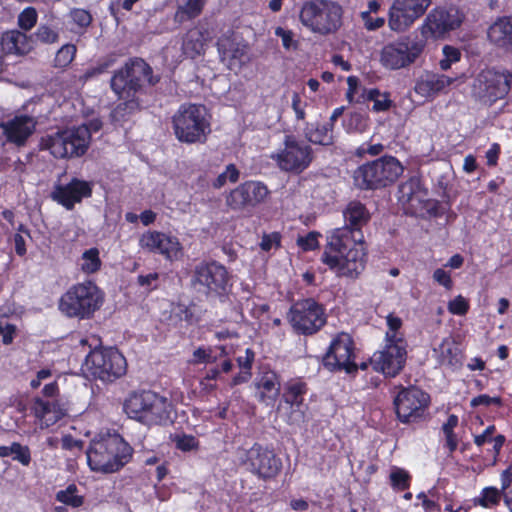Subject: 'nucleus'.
<instances>
[{
  "label": "nucleus",
  "mask_w": 512,
  "mask_h": 512,
  "mask_svg": "<svg viewBox=\"0 0 512 512\" xmlns=\"http://www.w3.org/2000/svg\"><path fill=\"white\" fill-rule=\"evenodd\" d=\"M345 225L330 236L322 261L339 276L356 278L365 267L364 236L361 231L370 219L366 207L351 201L343 211Z\"/></svg>",
  "instance_id": "1"
},
{
  "label": "nucleus",
  "mask_w": 512,
  "mask_h": 512,
  "mask_svg": "<svg viewBox=\"0 0 512 512\" xmlns=\"http://www.w3.org/2000/svg\"><path fill=\"white\" fill-rule=\"evenodd\" d=\"M86 455L91 470L113 473L128 463L132 448L117 433H100L91 440Z\"/></svg>",
  "instance_id": "2"
},
{
  "label": "nucleus",
  "mask_w": 512,
  "mask_h": 512,
  "mask_svg": "<svg viewBox=\"0 0 512 512\" xmlns=\"http://www.w3.org/2000/svg\"><path fill=\"white\" fill-rule=\"evenodd\" d=\"M102 122L92 119L73 129L57 131L41 139V148L49 150L56 158H73L85 154L92 133L100 131Z\"/></svg>",
  "instance_id": "3"
},
{
  "label": "nucleus",
  "mask_w": 512,
  "mask_h": 512,
  "mask_svg": "<svg viewBox=\"0 0 512 512\" xmlns=\"http://www.w3.org/2000/svg\"><path fill=\"white\" fill-rule=\"evenodd\" d=\"M173 128L180 142H205L211 131L206 108L203 105L182 104L173 116Z\"/></svg>",
  "instance_id": "4"
},
{
  "label": "nucleus",
  "mask_w": 512,
  "mask_h": 512,
  "mask_svg": "<svg viewBox=\"0 0 512 512\" xmlns=\"http://www.w3.org/2000/svg\"><path fill=\"white\" fill-rule=\"evenodd\" d=\"M342 7L329 0H314L303 5L301 23L320 35L335 33L342 25Z\"/></svg>",
  "instance_id": "5"
},
{
  "label": "nucleus",
  "mask_w": 512,
  "mask_h": 512,
  "mask_svg": "<svg viewBox=\"0 0 512 512\" xmlns=\"http://www.w3.org/2000/svg\"><path fill=\"white\" fill-rule=\"evenodd\" d=\"M403 171L404 167L398 159L383 156L359 167L354 172V179L361 189H377L394 183Z\"/></svg>",
  "instance_id": "6"
},
{
  "label": "nucleus",
  "mask_w": 512,
  "mask_h": 512,
  "mask_svg": "<svg viewBox=\"0 0 512 512\" xmlns=\"http://www.w3.org/2000/svg\"><path fill=\"white\" fill-rule=\"evenodd\" d=\"M99 288L91 281L71 287L60 299L59 309L69 317L89 318L102 304Z\"/></svg>",
  "instance_id": "7"
},
{
  "label": "nucleus",
  "mask_w": 512,
  "mask_h": 512,
  "mask_svg": "<svg viewBox=\"0 0 512 512\" xmlns=\"http://www.w3.org/2000/svg\"><path fill=\"white\" fill-rule=\"evenodd\" d=\"M158 77L152 75L151 67L141 58L128 61L111 79V88L120 98H129L148 83L155 85Z\"/></svg>",
  "instance_id": "8"
},
{
  "label": "nucleus",
  "mask_w": 512,
  "mask_h": 512,
  "mask_svg": "<svg viewBox=\"0 0 512 512\" xmlns=\"http://www.w3.org/2000/svg\"><path fill=\"white\" fill-rule=\"evenodd\" d=\"M84 371L102 381H113L126 372L125 357L115 348L92 350L83 364Z\"/></svg>",
  "instance_id": "9"
},
{
  "label": "nucleus",
  "mask_w": 512,
  "mask_h": 512,
  "mask_svg": "<svg viewBox=\"0 0 512 512\" xmlns=\"http://www.w3.org/2000/svg\"><path fill=\"white\" fill-rule=\"evenodd\" d=\"M191 286L206 296H221L230 286V275L226 267L216 261H201L192 271Z\"/></svg>",
  "instance_id": "10"
},
{
  "label": "nucleus",
  "mask_w": 512,
  "mask_h": 512,
  "mask_svg": "<svg viewBox=\"0 0 512 512\" xmlns=\"http://www.w3.org/2000/svg\"><path fill=\"white\" fill-rule=\"evenodd\" d=\"M289 321L296 332L311 335L324 326L326 316L322 305L312 298H307L291 306Z\"/></svg>",
  "instance_id": "11"
},
{
  "label": "nucleus",
  "mask_w": 512,
  "mask_h": 512,
  "mask_svg": "<svg viewBox=\"0 0 512 512\" xmlns=\"http://www.w3.org/2000/svg\"><path fill=\"white\" fill-rule=\"evenodd\" d=\"M386 346L382 351L375 352L370 359L374 370L380 371L386 376H396L404 367L406 350L404 342L395 335L386 333Z\"/></svg>",
  "instance_id": "12"
},
{
  "label": "nucleus",
  "mask_w": 512,
  "mask_h": 512,
  "mask_svg": "<svg viewBox=\"0 0 512 512\" xmlns=\"http://www.w3.org/2000/svg\"><path fill=\"white\" fill-rule=\"evenodd\" d=\"M241 460L251 473L264 480L275 477L282 467L280 458L272 450L257 443L243 452Z\"/></svg>",
  "instance_id": "13"
},
{
  "label": "nucleus",
  "mask_w": 512,
  "mask_h": 512,
  "mask_svg": "<svg viewBox=\"0 0 512 512\" xmlns=\"http://www.w3.org/2000/svg\"><path fill=\"white\" fill-rule=\"evenodd\" d=\"M421 40L406 38L386 45L381 52V62L389 69H400L412 64L422 53Z\"/></svg>",
  "instance_id": "14"
},
{
  "label": "nucleus",
  "mask_w": 512,
  "mask_h": 512,
  "mask_svg": "<svg viewBox=\"0 0 512 512\" xmlns=\"http://www.w3.org/2000/svg\"><path fill=\"white\" fill-rule=\"evenodd\" d=\"M511 83L510 73L487 69L477 75L472 90L478 98L494 102L508 93Z\"/></svg>",
  "instance_id": "15"
},
{
  "label": "nucleus",
  "mask_w": 512,
  "mask_h": 512,
  "mask_svg": "<svg viewBox=\"0 0 512 512\" xmlns=\"http://www.w3.org/2000/svg\"><path fill=\"white\" fill-rule=\"evenodd\" d=\"M284 149L272 158L282 170L294 173L304 171L312 161V149L309 145L297 141L292 136H286Z\"/></svg>",
  "instance_id": "16"
},
{
  "label": "nucleus",
  "mask_w": 512,
  "mask_h": 512,
  "mask_svg": "<svg viewBox=\"0 0 512 512\" xmlns=\"http://www.w3.org/2000/svg\"><path fill=\"white\" fill-rule=\"evenodd\" d=\"M429 400V395L419 388H403L394 400L398 418L404 423L415 422L424 415Z\"/></svg>",
  "instance_id": "17"
},
{
  "label": "nucleus",
  "mask_w": 512,
  "mask_h": 512,
  "mask_svg": "<svg viewBox=\"0 0 512 512\" xmlns=\"http://www.w3.org/2000/svg\"><path fill=\"white\" fill-rule=\"evenodd\" d=\"M268 193L269 191L263 183L246 181L229 192L225 203L233 211H249L262 203Z\"/></svg>",
  "instance_id": "18"
},
{
  "label": "nucleus",
  "mask_w": 512,
  "mask_h": 512,
  "mask_svg": "<svg viewBox=\"0 0 512 512\" xmlns=\"http://www.w3.org/2000/svg\"><path fill=\"white\" fill-rule=\"evenodd\" d=\"M353 341L349 334L340 333L332 341L329 350L323 358V365L330 371L344 370L353 373L357 365L352 360Z\"/></svg>",
  "instance_id": "19"
},
{
  "label": "nucleus",
  "mask_w": 512,
  "mask_h": 512,
  "mask_svg": "<svg viewBox=\"0 0 512 512\" xmlns=\"http://www.w3.org/2000/svg\"><path fill=\"white\" fill-rule=\"evenodd\" d=\"M432 0H394L389 10V26L393 31H404L425 14Z\"/></svg>",
  "instance_id": "20"
},
{
  "label": "nucleus",
  "mask_w": 512,
  "mask_h": 512,
  "mask_svg": "<svg viewBox=\"0 0 512 512\" xmlns=\"http://www.w3.org/2000/svg\"><path fill=\"white\" fill-rule=\"evenodd\" d=\"M36 121L27 115L15 116L14 118L0 123V128L8 142L17 146L25 145L27 139L33 134Z\"/></svg>",
  "instance_id": "21"
},
{
  "label": "nucleus",
  "mask_w": 512,
  "mask_h": 512,
  "mask_svg": "<svg viewBox=\"0 0 512 512\" xmlns=\"http://www.w3.org/2000/svg\"><path fill=\"white\" fill-rule=\"evenodd\" d=\"M91 192L89 183L73 179L67 185L56 186L51 197L65 208L72 209L75 203L80 202L84 197H89Z\"/></svg>",
  "instance_id": "22"
},
{
  "label": "nucleus",
  "mask_w": 512,
  "mask_h": 512,
  "mask_svg": "<svg viewBox=\"0 0 512 512\" xmlns=\"http://www.w3.org/2000/svg\"><path fill=\"white\" fill-rule=\"evenodd\" d=\"M140 246L151 252H157L168 259L177 256L180 251V243L177 238L161 232H148L140 238Z\"/></svg>",
  "instance_id": "23"
},
{
  "label": "nucleus",
  "mask_w": 512,
  "mask_h": 512,
  "mask_svg": "<svg viewBox=\"0 0 512 512\" xmlns=\"http://www.w3.org/2000/svg\"><path fill=\"white\" fill-rule=\"evenodd\" d=\"M462 20L457 10H434L426 18L425 28L433 37H441L446 32L460 26Z\"/></svg>",
  "instance_id": "24"
},
{
  "label": "nucleus",
  "mask_w": 512,
  "mask_h": 512,
  "mask_svg": "<svg viewBox=\"0 0 512 512\" xmlns=\"http://www.w3.org/2000/svg\"><path fill=\"white\" fill-rule=\"evenodd\" d=\"M454 81V78L443 74L426 72L417 79L414 91L422 98L433 99Z\"/></svg>",
  "instance_id": "25"
},
{
  "label": "nucleus",
  "mask_w": 512,
  "mask_h": 512,
  "mask_svg": "<svg viewBox=\"0 0 512 512\" xmlns=\"http://www.w3.org/2000/svg\"><path fill=\"white\" fill-rule=\"evenodd\" d=\"M488 38L498 47L512 52V16L495 21L488 29Z\"/></svg>",
  "instance_id": "26"
},
{
  "label": "nucleus",
  "mask_w": 512,
  "mask_h": 512,
  "mask_svg": "<svg viewBox=\"0 0 512 512\" xmlns=\"http://www.w3.org/2000/svg\"><path fill=\"white\" fill-rule=\"evenodd\" d=\"M170 421V404L166 398L155 393L148 411L142 417V423L153 426L164 425Z\"/></svg>",
  "instance_id": "27"
},
{
  "label": "nucleus",
  "mask_w": 512,
  "mask_h": 512,
  "mask_svg": "<svg viewBox=\"0 0 512 512\" xmlns=\"http://www.w3.org/2000/svg\"><path fill=\"white\" fill-rule=\"evenodd\" d=\"M1 45L5 52L19 55L27 54L33 48L32 40L25 33L18 30L4 33Z\"/></svg>",
  "instance_id": "28"
},
{
  "label": "nucleus",
  "mask_w": 512,
  "mask_h": 512,
  "mask_svg": "<svg viewBox=\"0 0 512 512\" xmlns=\"http://www.w3.org/2000/svg\"><path fill=\"white\" fill-rule=\"evenodd\" d=\"M426 193L420 186V180L411 177L402 183L398 189V200L403 205H409L411 209H416L423 201Z\"/></svg>",
  "instance_id": "29"
},
{
  "label": "nucleus",
  "mask_w": 512,
  "mask_h": 512,
  "mask_svg": "<svg viewBox=\"0 0 512 512\" xmlns=\"http://www.w3.org/2000/svg\"><path fill=\"white\" fill-rule=\"evenodd\" d=\"M154 395L152 391L131 394L124 403L125 412L130 418L142 422V417L148 411Z\"/></svg>",
  "instance_id": "30"
},
{
  "label": "nucleus",
  "mask_w": 512,
  "mask_h": 512,
  "mask_svg": "<svg viewBox=\"0 0 512 512\" xmlns=\"http://www.w3.org/2000/svg\"><path fill=\"white\" fill-rule=\"evenodd\" d=\"M33 412L36 418L40 420L41 428H47L55 424L64 415L55 403L44 401L40 398L34 400Z\"/></svg>",
  "instance_id": "31"
},
{
  "label": "nucleus",
  "mask_w": 512,
  "mask_h": 512,
  "mask_svg": "<svg viewBox=\"0 0 512 512\" xmlns=\"http://www.w3.org/2000/svg\"><path fill=\"white\" fill-rule=\"evenodd\" d=\"M204 45L205 38L203 33L198 29H191L183 39V53L190 58H195L204 51Z\"/></svg>",
  "instance_id": "32"
},
{
  "label": "nucleus",
  "mask_w": 512,
  "mask_h": 512,
  "mask_svg": "<svg viewBox=\"0 0 512 512\" xmlns=\"http://www.w3.org/2000/svg\"><path fill=\"white\" fill-rule=\"evenodd\" d=\"M11 456L13 460L28 466L31 462V454L28 446H23L18 442H13L9 446H0V457Z\"/></svg>",
  "instance_id": "33"
},
{
  "label": "nucleus",
  "mask_w": 512,
  "mask_h": 512,
  "mask_svg": "<svg viewBox=\"0 0 512 512\" xmlns=\"http://www.w3.org/2000/svg\"><path fill=\"white\" fill-rule=\"evenodd\" d=\"M258 389L261 390V397L267 395L270 399H275L281 389L279 378L274 372L264 373L257 383Z\"/></svg>",
  "instance_id": "34"
},
{
  "label": "nucleus",
  "mask_w": 512,
  "mask_h": 512,
  "mask_svg": "<svg viewBox=\"0 0 512 512\" xmlns=\"http://www.w3.org/2000/svg\"><path fill=\"white\" fill-rule=\"evenodd\" d=\"M204 6V0H187L183 5L178 6L174 15V20L178 23H184L197 17Z\"/></svg>",
  "instance_id": "35"
},
{
  "label": "nucleus",
  "mask_w": 512,
  "mask_h": 512,
  "mask_svg": "<svg viewBox=\"0 0 512 512\" xmlns=\"http://www.w3.org/2000/svg\"><path fill=\"white\" fill-rule=\"evenodd\" d=\"M434 351L438 353L439 363L442 365L456 366L459 363L458 348L450 339H444Z\"/></svg>",
  "instance_id": "36"
},
{
  "label": "nucleus",
  "mask_w": 512,
  "mask_h": 512,
  "mask_svg": "<svg viewBox=\"0 0 512 512\" xmlns=\"http://www.w3.org/2000/svg\"><path fill=\"white\" fill-rule=\"evenodd\" d=\"M220 49L224 59H230L231 61H238L239 65H242L247 59V48L245 45L228 41L227 43L221 42Z\"/></svg>",
  "instance_id": "37"
},
{
  "label": "nucleus",
  "mask_w": 512,
  "mask_h": 512,
  "mask_svg": "<svg viewBox=\"0 0 512 512\" xmlns=\"http://www.w3.org/2000/svg\"><path fill=\"white\" fill-rule=\"evenodd\" d=\"M139 109V103L135 99L118 104L111 112V119L116 124L126 122L129 117Z\"/></svg>",
  "instance_id": "38"
},
{
  "label": "nucleus",
  "mask_w": 512,
  "mask_h": 512,
  "mask_svg": "<svg viewBox=\"0 0 512 512\" xmlns=\"http://www.w3.org/2000/svg\"><path fill=\"white\" fill-rule=\"evenodd\" d=\"M101 264L102 262L97 248H90L83 252L80 266L84 273L92 274L97 272L100 269Z\"/></svg>",
  "instance_id": "39"
},
{
  "label": "nucleus",
  "mask_w": 512,
  "mask_h": 512,
  "mask_svg": "<svg viewBox=\"0 0 512 512\" xmlns=\"http://www.w3.org/2000/svg\"><path fill=\"white\" fill-rule=\"evenodd\" d=\"M77 487L74 484H70L66 489L60 490L56 493V500L62 502L65 505H69L73 508L80 507L83 502V496L77 494Z\"/></svg>",
  "instance_id": "40"
},
{
  "label": "nucleus",
  "mask_w": 512,
  "mask_h": 512,
  "mask_svg": "<svg viewBox=\"0 0 512 512\" xmlns=\"http://www.w3.org/2000/svg\"><path fill=\"white\" fill-rule=\"evenodd\" d=\"M501 483L504 504L512 512V466L502 472Z\"/></svg>",
  "instance_id": "41"
},
{
  "label": "nucleus",
  "mask_w": 512,
  "mask_h": 512,
  "mask_svg": "<svg viewBox=\"0 0 512 512\" xmlns=\"http://www.w3.org/2000/svg\"><path fill=\"white\" fill-rule=\"evenodd\" d=\"M502 497L501 489L495 487H486L483 489L481 496L475 499V503L485 508L497 505Z\"/></svg>",
  "instance_id": "42"
},
{
  "label": "nucleus",
  "mask_w": 512,
  "mask_h": 512,
  "mask_svg": "<svg viewBox=\"0 0 512 512\" xmlns=\"http://www.w3.org/2000/svg\"><path fill=\"white\" fill-rule=\"evenodd\" d=\"M76 54V46L73 44L63 45L56 53L54 65L56 67H67L74 59Z\"/></svg>",
  "instance_id": "43"
},
{
  "label": "nucleus",
  "mask_w": 512,
  "mask_h": 512,
  "mask_svg": "<svg viewBox=\"0 0 512 512\" xmlns=\"http://www.w3.org/2000/svg\"><path fill=\"white\" fill-rule=\"evenodd\" d=\"M239 175L240 172L236 166L234 164H229L226 166L225 171L219 174L216 180L213 182V187L219 189L223 187L227 181L235 183L238 181Z\"/></svg>",
  "instance_id": "44"
},
{
  "label": "nucleus",
  "mask_w": 512,
  "mask_h": 512,
  "mask_svg": "<svg viewBox=\"0 0 512 512\" xmlns=\"http://www.w3.org/2000/svg\"><path fill=\"white\" fill-rule=\"evenodd\" d=\"M305 392V384L301 382H297L294 384H291L288 387V391L284 395L285 401L291 406H300L303 401L302 395Z\"/></svg>",
  "instance_id": "45"
},
{
  "label": "nucleus",
  "mask_w": 512,
  "mask_h": 512,
  "mask_svg": "<svg viewBox=\"0 0 512 512\" xmlns=\"http://www.w3.org/2000/svg\"><path fill=\"white\" fill-rule=\"evenodd\" d=\"M442 52L443 58L439 61V66L443 71L450 69L452 63L458 62L460 60L461 53L457 48L453 46H444Z\"/></svg>",
  "instance_id": "46"
},
{
  "label": "nucleus",
  "mask_w": 512,
  "mask_h": 512,
  "mask_svg": "<svg viewBox=\"0 0 512 512\" xmlns=\"http://www.w3.org/2000/svg\"><path fill=\"white\" fill-rule=\"evenodd\" d=\"M346 127L349 131L362 133L368 127V118L364 114L353 112L347 119Z\"/></svg>",
  "instance_id": "47"
},
{
  "label": "nucleus",
  "mask_w": 512,
  "mask_h": 512,
  "mask_svg": "<svg viewBox=\"0 0 512 512\" xmlns=\"http://www.w3.org/2000/svg\"><path fill=\"white\" fill-rule=\"evenodd\" d=\"M37 22V12L33 7H27L18 16V25L25 31L31 30Z\"/></svg>",
  "instance_id": "48"
},
{
  "label": "nucleus",
  "mask_w": 512,
  "mask_h": 512,
  "mask_svg": "<svg viewBox=\"0 0 512 512\" xmlns=\"http://www.w3.org/2000/svg\"><path fill=\"white\" fill-rule=\"evenodd\" d=\"M218 360V356L214 355V349L199 347L193 352V364L214 363Z\"/></svg>",
  "instance_id": "49"
},
{
  "label": "nucleus",
  "mask_w": 512,
  "mask_h": 512,
  "mask_svg": "<svg viewBox=\"0 0 512 512\" xmlns=\"http://www.w3.org/2000/svg\"><path fill=\"white\" fill-rule=\"evenodd\" d=\"M331 124L324 125L321 130L317 129L315 132H307L306 136L309 141L319 144H328L331 141L329 132L332 130Z\"/></svg>",
  "instance_id": "50"
},
{
  "label": "nucleus",
  "mask_w": 512,
  "mask_h": 512,
  "mask_svg": "<svg viewBox=\"0 0 512 512\" xmlns=\"http://www.w3.org/2000/svg\"><path fill=\"white\" fill-rule=\"evenodd\" d=\"M391 484L395 489L404 490L409 486V475L403 469H395L390 474Z\"/></svg>",
  "instance_id": "51"
},
{
  "label": "nucleus",
  "mask_w": 512,
  "mask_h": 512,
  "mask_svg": "<svg viewBox=\"0 0 512 512\" xmlns=\"http://www.w3.org/2000/svg\"><path fill=\"white\" fill-rule=\"evenodd\" d=\"M38 41L45 44H52L58 41V33L46 25H40L35 33Z\"/></svg>",
  "instance_id": "52"
},
{
  "label": "nucleus",
  "mask_w": 512,
  "mask_h": 512,
  "mask_svg": "<svg viewBox=\"0 0 512 512\" xmlns=\"http://www.w3.org/2000/svg\"><path fill=\"white\" fill-rule=\"evenodd\" d=\"M173 441L175 442L176 447L182 451H191L196 449L198 446L196 438L192 435H175Z\"/></svg>",
  "instance_id": "53"
},
{
  "label": "nucleus",
  "mask_w": 512,
  "mask_h": 512,
  "mask_svg": "<svg viewBox=\"0 0 512 512\" xmlns=\"http://www.w3.org/2000/svg\"><path fill=\"white\" fill-rule=\"evenodd\" d=\"M318 236L317 232H309L305 237H299L297 244L305 251L313 250L318 246Z\"/></svg>",
  "instance_id": "54"
},
{
  "label": "nucleus",
  "mask_w": 512,
  "mask_h": 512,
  "mask_svg": "<svg viewBox=\"0 0 512 512\" xmlns=\"http://www.w3.org/2000/svg\"><path fill=\"white\" fill-rule=\"evenodd\" d=\"M468 308V302L462 296H457L454 300L450 301L448 305L449 311L457 315H464Z\"/></svg>",
  "instance_id": "55"
},
{
  "label": "nucleus",
  "mask_w": 512,
  "mask_h": 512,
  "mask_svg": "<svg viewBox=\"0 0 512 512\" xmlns=\"http://www.w3.org/2000/svg\"><path fill=\"white\" fill-rule=\"evenodd\" d=\"M361 18L364 21V26L366 29L372 31L381 28L385 19L383 17H372L370 12H361Z\"/></svg>",
  "instance_id": "56"
},
{
  "label": "nucleus",
  "mask_w": 512,
  "mask_h": 512,
  "mask_svg": "<svg viewBox=\"0 0 512 512\" xmlns=\"http://www.w3.org/2000/svg\"><path fill=\"white\" fill-rule=\"evenodd\" d=\"M275 34L282 40V44L286 49L296 48L297 43L293 40V33L289 30H285L282 27H277Z\"/></svg>",
  "instance_id": "57"
},
{
  "label": "nucleus",
  "mask_w": 512,
  "mask_h": 512,
  "mask_svg": "<svg viewBox=\"0 0 512 512\" xmlns=\"http://www.w3.org/2000/svg\"><path fill=\"white\" fill-rule=\"evenodd\" d=\"M73 21L81 27H86L91 23V15L83 9H74L71 11Z\"/></svg>",
  "instance_id": "58"
},
{
  "label": "nucleus",
  "mask_w": 512,
  "mask_h": 512,
  "mask_svg": "<svg viewBox=\"0 0 512 512\" xmlns=\"http://www.w3.org/2000/svg\"><path fill=\"white\" fill-rule=\"evenodd\" d=\"M15 327L6 321H0V335L4 344H10L13 341Z\"/></svg>",
  "instance_id": "59"
},
{
  "label": "nucleus",
  "mask_w": 512,
  "mask_h": 512,
  "mask_svg": "<svg viewBox=\"0 0 512 512\" xmlns=\"http://www.w3.org/2000/svg\"><path fill=\"white\" fill-rule=\"evenodd\" d=\"M159 278L158 273H150L148 275L138 276V284L142 287H146L147 290H152L157 287V280Z\"/></svg>",
  "instance_id": "60"
},
{
  "label": "nucleus",
  "mask_w": 512,
  "mask_h": 512,
  "mask_svg": "<svg viewBox=\"0 0 512 512\" xmlns=\"http://www.w3.org/2000/svg\"><path fill=\"white\" fill-rule=\"evenodd\" d=\"M114 62H115V59L112 57L106 59L105 61L100 63L97 67L87 70L85 73V77L91 78V77H94L98 74L105 72L109 67H111L114 64Z\"/></svg>",
  "instance_id": "61"
},
{
  "label": "nucleus",
  "mask_w": 512,
  "mask_h": 512,
  "mask_svg": "<svg viewBox=\"0 0 512 512\" xmlns=\"http://www.w3.org/2000/svg\"><path fill=\"white\" fill-rule=\"evenodd\" d=\"M491 404H501L499 397H490L488 395H479L471 400V406L476 407L480 405L489 406Z\"/></svg>",
  "instance_id": "62"
},
{
  "label": "nucleus",
  "mask_w": 512,
  "mask_h": 512,
  "mask_svg": "<svg viewBox=\"0 0 512 512\" xmlns=\"http://www.w3.org/2000/svg\"><path fill=\"white\" fill-rule=\"evenodd\" d=\"M433 279L438 282L440 285L450 289L452 286V280L450 275L443 269H436L433 273Z\"/></svg>",
  "instance_id": "63"
},
{
  "label": "nucleus",
  "mask_w": 512,
  "mask_h": 512,
  "mask_svg": "<svg viewBox=\"0 0 512 512\" xmlns=\"http://www.w3.org/2000/svg\"><path fill=\"white\" fill-rule=\"evenodd\" d=\"M280 241V236L277 233H272L270 235H264L262 241L260 243V247L264 251H269L274 245H278Z\"/></svg>",
  "instance_id": "64"
}]
</instances>
